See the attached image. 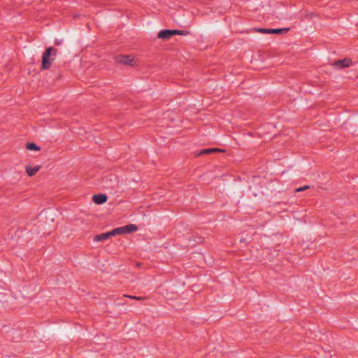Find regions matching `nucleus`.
I'll return each instance as SVG.
<instances>
[{"label":"nucleus","mask_w":358,"mask_h":358,"mask_svg":"<svg viewBox=\"0 0 358 358\" xmlns=\"http://www.w3.org/2000/svg\"><path fill=\"white\" fill-rule=\"evenodd\" d=\"M40 169H41V166H36L33 168H31L30 166H27L26 167V173H27V175L29 176H33L39 171Z\"/></svg>","instance_id":"1a4fd4ad"},{"label":"nucleus","mask_w":358,"mask_h":358,"mask_svg":"<svg viewBox=\"0 0 358 358\" xmlns=\"http://www.w3.org/2000/svg\"><path fill=\"white\" fill-rule=\"evenodd\" d=\"M173 31H175V35L176 34H178V35H187V34H188V31H184V30H173Z\"/></svg>","instance_id":"ddd939ff"},{"label":"nucleus","mask_w":358,"mask_h":358,"mask_svg":"<svg viewBox=\"0 0 358 358\" xmlns=\"http://www.w3.org/2000/svg\"><path fill=\"white\" fill-rule=\"evenodd\" d=\"M124 296L127 297V298L132 299H136V300L144 299V297H142V296H131V295H127V294H124Z\"/></svg>","instance_id":"f8f14e48"},{"label":"nucleus","mask_w":358,"mask_h":358,"mask_svg":"<svg viewBox=\"0 0 358 358\" xmlns=\"http://www.w3.org/2000/svg\"><path fill=\"white\" fill-rule=\"evenodd\" d=\"M137 226L134 224H130L124 227H117L113 229L110 231V234L112 236L120 235V234H126L131 232L136 231L137 230Z\"/></svg>","instance_id":"f03ea898"},{"label":"nucleus","mask_w":358,"mask_h":358,"mask_svg":"<svg viewBox=\"0 0 358 358\" xmlns=\"http://www.w3.org/2000/svg\"><path fill=\"white\" fill-rule=\"evenodd\" d=\"M257 31L259 33H262V34H270V29H262V28H260V29H257Z\"/></svg>","instance_id":"2eb2a0df"},{"label":"nucleus","mask_w":358,"mask_h":358,"mask_svg":"<svg viewBox=\"0 0 358 358\" xmlns=\"http://www.w3.org/2000/svg\"><path fill=\"white\" fill-rule=\"evenodd\" d=\"M57 53V50L56 48H54L52 47H49L46 48L45 51L43 53L42 56V70H47L51 66L52 61L54 60Z\"/></svg>","instance_id":"f257e3e1"},{"label":"nucleus","mask_w":358,"mask_h":358,"mask_svg":"<svg viewBox=\"0 0 358 358\" xmlns=\"http://www.w3.org/2000/svg\"><path fill=\"white\" fill-rule=\"evenodd\" d=\"M173 35H175V31H173V30L164 29L162 30L158 34V38L162 39H169Z\"/></svg>","instance_id":"39448f33"},{"label":"nucleus","mask_w":358,"mask_h":358,"mask_svg":"<svg viewBox=\"0 0 358 358\" xmlns=\"http://www.w3.org/2000/svg\"><path fill=\"white\" fill-rule=\"evenodd\" d=\"M289 28L284 29H270V34H284L288 32Z\"/></svg>","instance_id":"9d476101"},{"label":"nucleus","mask_w":358,"mask_h":358,"mask_svg":"<svg viewBox=\"0 0 358 358\" xmlns=\"http://www.w3.org/2000/svg\"><path fill=\"white\" fill-rule=\"evenodd\" d=\"M117 63L123 64L130 66L136 65V61L131 56L128 55H119L115 57Z\"/></svg>","instance_id":"7ed1b4c3"},{"label":"nucleus","mask_w":358,"mask_h":358,"mask_svg":"<svg viewBox=\"0 0 358 358\" xmlns=\"http://www.w3.org/2000/svg\"><path fill=\"white\" fill-rule=\"evenodd\" d=\"M26 148L29 150H39L40 148L34 143H27L26 144Z\"/></svg>","instance_id":"9b49d317"},{"label":"nucleus","mask_w":358,"mask_h":358,"mask_svg":"<svg viewBox=\"0 0 358 358\" xmlns=\"http://www.w3.org/2000/svg\"><path fill=\"white\" fill-rule=\"evenodd\" d=\"M62 40H59V39H56L55 41V45H60L62 44Z\"/></svg>","instance_id":"dca6fc26"},{"label":"nucleus","mask_w":358,"mask_h":358,"mask_svg":"<svg viewBox=\"0 0 358 358\" xmlns=\"http://www.w3.org/2000/svg\"><path fill=\"white\" fill-rule=\"evenodd\" d=\"M112 236V234H110V231L103 233L101 234H98L94 236V241L99 242V241H103Z\"/></svg>","instance_id":"0eeeda50"},{"label":"nucleus","mask_w":358,"mask_h":358,"mask_svg":"<svg viewBox=\"0 0 358 358\" xmlns=\"http://www.w3.org/2000/svg\"><path fill=\"white\" fill-rule=\"evenodd\" d=\"M217 152H224V150H222L220 148H207V149L201 150L199 152V155H208V154H211V153Z\"/></svg>","instance_id":"6e6552de"},{"label":"nucleus","mask_w":358,"mask_h":358,"mask_svg":"<svg viewBox=\"0 0 358 358\" xmlns=\"http://www.w3.org/2000/svg\"><path fill=\"white\" fill-rule=\"evenodd\" d=\"M107 196L103 194H95L93 196V201L96 204H102L107 201Z\"/></svg>","instance_id":"423d86ee"},{"label":"nucleus","mask_w":358,"mask_h":358,"mask_svg":"<svg viewBox=\"0 0 358 358\" xmlns=\"http://www.w3.org/2000/svg\"><path fill=\"white\" fill-rule=\"evenodd\" d=\"M352 64V60L350 58L335 61L333 65L338 69L349 67Z\"/></svg>","instance_id":"20e7f679"},{"label":"nucleus","mask_w":358,"mask_h":358,"mask_svg":"<svg viewBox=\"0 0 358 358\" xmlns=\"http://www.w3.org/2000/svg\"><path fill=\"white\" fill-rule=\"evenodd\" d=\"M309 188H310V186L304 185V186H303L301 187H299V188L296 189L295 192H302V191L306 190V189H308Z\"/></svg>","instance_id":"4468645a"}]
</instances>
